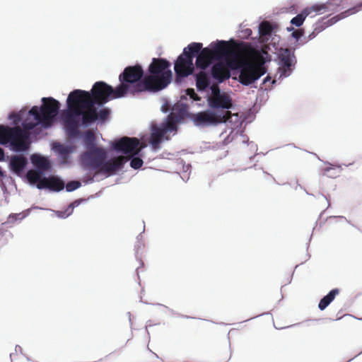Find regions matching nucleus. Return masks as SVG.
Here are the masks:
<instances>
[{"mask_svg": "<svg viewBox=\"0 0 362 362\" xmlns=\"http://www.w3.org/2000/svg\"><path fill=\"white\" fill-rule=\"evenodd\" d=\"M117 93V87L113 88L104 81L94 83L91 92L76 89L71 92L68 96L71 105L75 103L86 111L83 122H95L97 120V108L95 105H103L111 100L122 98Z\"/></svg>", "mask_w": 362, "mask_h": 362, "instance_id": "obj_1", "label": "nucleus"}, {"mask_svg": "<svg viewBox=\"0 0 362 362\" xmlns=\"http://www.w3.org/2000/svg\"><path fill=\"white\" fill-rule=\"evenodd\" d=\"M171 64L165 59L153 58L148 66V72L139 87L147 89L148 92L156 93L170 83L172 71L169 69Z\"/></svg>", "mask_w": 362, "mask_h": 362, "instance_id": "obj_2", "label": "nucleus"}, {"mask_svg": "<svg viewBox=\"0 0 362 362\" xmlns=\"http://www.w3.org/2000/svg\"><path fill=\"white\" fill-rule=\"evenodd\" d=\"M209 49L211 50L215 60L225 59L230 68L232 66L230 62L238 60L242 54H250L255 52L258 57H261L260 54L253 49L248 43L238 42L233 40L230 41L218 40L216 42H212Z\"/></svg>", "mask_w": 362, "mask_h": 362, "instance_id": "obj_3", "label": "nucleus"}, {"mask_svg": "<svg viewBox=\"0 0 362 362\" xmlns=\"http://www.w3.org/2000/svg\"><path fill=\"white\" fill-rule=\"evenodd\" d=\"M144 71L139 64L127 66L119 76L120 84L117 86V93L119 96H125L127 94L136 95L142 92H148L147 89L139 87L144 81Z\"/></svg>", "mask_w": 362, "mask_h": 362, "instance_id": "obj_4", "label": "nucleus"}, {"mask_svg": "<svg viewBox=\"0 0 362 362\" xmlns=\"http://www.w3.org/2000/svg\"><path fill=\"white\" fill-rule=\"evenodd\" d=\"M13 123L18 124L22 120V127L16 125L15 127H10V128H17L18 137L21 142L23 144V149L18 151H25L30 147L29 139L30 136V131L34 129L40 123L39 107L33 106L28 112L25 111H20L18 114L13 115Z\"/></svg>", "mask_w": 362, "mask_h": 362, "instance_id": "obj_5", "label": "nucleus"}, {"mask_svg": "<svg viewBox=\"0 0 362 362\" xmlns=\"http://www.w3.org/2000/svg\"><path fill=\"white\" fill-rule=\"evenodd\" d=\"M242 54L238 60H233L230 62L233 70L239 69L240 74L238 76L239 82L244 86H249L262 76H263L267 70L264 66V62L257 64Z\"/></svg>", "mask_w": 362, "mask_h": 362, "instance_id": "obj_6", "label": "nucleus"}, {"mask_svg": "<svg viewBox=\"0 0 362 362\" xmlns=\"http://www.w3.org/2000/svg\"><path fill=\"white\" fill-rule=\"evenodd\" d=\"M202 47V43L192 42L184 48L182 54L175 62L174 69L177 78H185L193 74L194 70L193 59Z\"/></svg>", "mask_w": 362, "mask_h": 362, "instance_id": "obj_7", "label": "nucleus"}, {"mask_svg": "<svg viewBox=\"0 0 362 362\" xmlns=\"http://www.w3.org/2000/svg\"><path fill=\"white\" fill-rule=\"evenodd\" d=\"M68 110L63 113L64 119L65 127L67 131L68 135L71 138H76L79 134L78 126L79 119L78 117H81V124L83 125H89L93 122H84L83 116L86 114V111L83 110L79 105L76 103L73 105L74 107L71 105V103L69 102V98L66 100Z\"/></svg>", "mask_w": 362, "mask_h": 362, "instance_id": "obj_8", "label": "nucleus"}, {"mask_svg": "<svg viewBox=\"0 0 362 362\" xmlns=\"http://www.w3.org/2000/svg\"><path fill=\"white\" fill-rule=\"evenodd\" d=\"M42 104L39 108L40 123L45 127L52 125L57 115L60 103L53 98H42Z\"/></svg>", "mask_w": 362, "mask_h": 362, "instance_id": "obj_9", "label": "nucleus"}, {"mask_svg": "<svg viewBox=\"0 0 362 362\" xmlns=\"http://www.w3.org/2000/svg\"><path fill=\"white\" fill-rule=\"evenodd\" d=\"M112 147L117 152L124 154V157L129 160L132 157L138 155L144 146H141L140 141L136 137L123 136L115 141Z\"/></svg>", "mask_w": 362, "mask_h": 362, "instance_id": "obj_10", "label": "nucleus"}, {"mask_svg": "<svg viewBox=\"0 0 362 362\" xmlns=\"http://www.w3.org/2000/svg\"><path fill=\"white\" fill-rule=\"evenodd\" d=\"M232 114L229 110L218 114L206 110L193 115L192 121L197 126H206L226 122L231 118Z\"/></svg>", "mask_w": 362, "mask_h": 362, "instance_id": "obj_11", "label": "nucleus"}, {"mask_svg": "<svg viewBox=\"0 0 362 362\" xmlns=\"http://www.w3.org/2000/svg\"><path fill=\"white\" fill-rule=\"evenodd\" d=\"M107 158V152L103 148H95L86 151L81 156V160L85 168L95 170V175H98L103 163Z\"/></svg>", "mask_w": 362, "mask_h": 362, "instance_id": "obj_12", "label": "nucleus"}, {"mask_svg": "<svg viewBox=\"0 0 362 362\" xmlns=\"http://www.w3.org/2000/svg\"><path fill=\"white\" fill-rule=\"evenodd\" d=\"M342 1L343 0H329L326 4H315L311 7L305 8L300 13L291 19V23L300 27L303 23L306 17L312 12L323 13L329 10V7L330 6H339Z\"/></svg>", "mask_w": 362, "mask_h": 362, "instance_id": "obj_13", "label": "nucleus"}, {"mask_svg": "<svg viewBox=\"0 0 362 362\" xmlns=\"http://www.w3.org/2000/svg\"><path fill=\"white\" fill-rule=\"evenodd\" d=\"M17 128H10L8 125H0V144L6 145L9 144L11 148L16 152L23 149V144L21 142L18 137Z\"/></svg>", "mask_w": 362, "mask_h": 362, "instance_id": "obj_14", "label": "nucleus"}, {"mask_svg": "<svg viewBox=\"0 0 362 362\" xmlns=\"http://www.w3.org/2000/svg\"><path fill=\"white\" fill-rule=\"evenodd\" d=\"M280 77H287L292 72L296 63L294 52L291 49H281L279 54Z\"/></svg>", "mask_w": 362, "mask_h": 362, "instance_id": "obj_15", "label": "nucleus"}, {"mask_svg": "<svg viewBox=\"0 0 362 362\" xmlns=\"http://www.w3.org/2000/svg\"><path fill=\"white\" fill-rule=\"evenodd\" d=\"M127 161V158L124 156H119L108 160H105L100 170L98 171V173L105 175L106 176L113 175L119 170Z\"/></svg>", "mask_w": 362, "mask_h": 362, "instance_id": "obj_16", "label": "nucleus"}, {"mask_svg": "<svg viewBox=\"0 0 362 362\" xmlns=\"http://www.w3.org/2000/svg\"><path fill=\"white\" fill-rule=\"evenodd\" d=\"M230 66L223 62H217L211 67V76L218 83H222L230 77Z\"/></svg>", "mask_w": 362, "mask_h": 362, "instance_id": "obj_17", "label": "nucleus"}, {"mask_svg": "<svg viewBox=\"0 0 362 362\" xmlns=\"http://www.w3.org/2000/svg\"><path fill=\"white\" fill-rule=\"evenodd\" d=\"M38 189L47 188L52 191L59 192L64 187V182L57 176L42 177L40 183L37 184Z\"/></svg>", "mask_w": 362, "mask_h": 362, "instance_id": "obj_18", "label": "nucleus"}, {"mask_svg": "<svg viewBox=\"0 0 362 362\" xmlns=\"http://www.w3.org/2000/svg\"><path fill=\"white\" fill-rule=\"evenodd\" d=\"M196 66L204 70L215 60L209 47L202 48L197 54Z\"/></svg>", "mask_w": 362, "mask_h": 362, "instance_id": "obj_19", "label": "nucleus"}, {"mask_svg": "<svg viewBox=\"0 0 362 362\" xmlns=\"http://www.w3.org/2000/svg\"><path fill=\"white\" fill-rule=\"evenodd\" d=\"M209 104L212 108H223L227 110L230 109L233 105L230 97L226 93H222L216 98H209Z\"/></svg>", "mask_w": 362, "mask_h": 362, "instance_id": "obj_20", "label": "nucleus"}, {"mask_svg": "<svg viewBox=\"0 0 362 362\" xmlns=\"http://www.w3.org/2000/svg\"><path fill=\"white\" fill-rule=\"evenodd\" d=\"M146 228H143V230L136 236V243L134 245V255L136 257V259L139 262L140 266L136 268V275L138 276V279H139V270L140 267H142L144 266V262H143L141 259V255L143 252V248L145 246L144 241L143 240V233L145 232Z\"/></svg>", "mask_w": 362, "mask_h": 362, "instance_id": "obj_21", "label": "nucleus"}, {"mask_svg": "<svg viewBox=\"0 0 362 362\" xmlns=\"http://www.w3.org/2000/svg\"><path fill=\"white\" fill-rule=\"evenodd\" d=\"M28 163L26 158L23 156H13L9 162L11 169L20 175Z\"/></svg>", "mask_w": 362, "mask_h": 362, "instance_id": "obj_22", "label": "nucleus"}, {"mask_svg": "<svg viewBox=\"0 0 362 362\" xmlns=\"http://www.w3.org/2000/svg\"><path fill=\"white\" fill-rule=\"evenodd\" d=\"M165 134V130L163 129L161 127H153L149 142L153 148L156 149L159 147Z\"/></svg>", "mask_w": 362, "mask_h": 362, "instance_id": "obj_23", "label": "nucleus"}, {"mask_svg": "<svg viewBox=\"0 0 362 362\" xmlns=\"http://www.w3.org/2000/svg\"><path fill=\"white\" fill-rule=\"evenodd\" d=\"M340 290L334 288L330 290L325 296H324L319 301L318 308L320 310H325L334 300L336 296L339 293Z\"/></svg>", "mask_w": 362, "mask_h": 362, "instance_id": "obj_24", "label": "nucleus"}, {"mask_svg": "<svg viewBox=\"0 0 362 362\" xmlns=\"http://www.w3.org/2000/svg\"><path fill=\"white\" fill-rule=\"evenodd\" d=\"M362 10V2L358 4L355 6L350 8L345 11L341 13L340 14L333 17L332 19H330L328 22L330 21V23L327 25H332L334 23L337 22L339 20L343 19L349 16H351L352 14H354Z\"/></svg>", "mask_w": 362, "mask_h": 362, "instance_id": "obj_25", "label": "nucleus"}, {"mask_svg": "<svg viewBox=\"0 0 362 362\" xmlns=\"http://www.w3.org/2000/svg\"><path fill=\"white\" fill-rule=\"evenodd\" d=\"M32 163L36 166L40 170H47L50 168V163L49 160L42 156L37 155H33L31 157Z\"/></svg>", "mask_w": 362, "mask_h": 362, "instance_id": "obj_26", "label": "nucleus"}, {"mask_svg": "<svg viewBox=\"0 0 362 362\" xmlns=\"http://www.w3.org/2000/svg\"><path fill=\"white\" fill-rule=\"evenodd\" d=\"M209 83V78L206 72L200 71L196 75V86L199 90H204Z\"/></svg>", "mask_w": 362, "mask_h": 362, "instance_id": "obj_27", "label": "nucleus"}, {"mask_svg": "<svg viewBox=\"0 0 362 362\" xmlns=\"http://www.w3.org/2000/svg\"><path fill=\"white\" fill-rule=\"evenodd\" d=\"M83 141L87 151L98 148L95 146V135L90 129H88L85 132Z\"/></svg>", "mask_w": 362, "mask_h": 362, "instance_id": "obj_28", "label": "nucleus"}, {"mask_svg": "<svg viewBox=\"0 0 362 362\" xmlns=\"http://www.w3.org/2000/svg\"><path fill=\"white\" fill-rule=\"evenodd\" d=\"M26 177L31 184H38L42 180V173L35 170H28Z\"/></svg>", "mask_w": 362, "mask_h": 362, "instance_id": "obj_29", "label": "nucleus"}, {"mask_svg": "<svg viewBox=\"0 0 362 362\" xmlns=\"http://www.w3.org/2000/svg\"><path fill=\"white\" fill-rule=\"evenodd\" d=\"M273 28L269 22L263 21L259 24V33L262 36H267L271 35Z\"/></svg>", "mask_w": 362, "mask_h": 362, "instance_id": "obj_30", "label": "nucleus"}, {"mask_svg": "<svg viewBox=\"0 0 362 362\" xmlns=\"http://www.w3.org/2000/svg\"><path fill=\"white\" fill-rule=\"evenodd\" d=\"M340 168L339 166L327 167L324 170V175L335 178L339 176Z\"/></svg>", "mask_w": 362, "mask_h": 362, "instance_id": "obj_31", "label": "nucleus"}, {"mask_svg": "<svg viewBox=\"0 0 362 362\" xmlns=\"http://www.w3.org/2000/svg\"><path fill=\"white\" fill-rule=\"evenodd\" d=\"M28 216V213L23 211L18 214H13L9 215L8 217V223H18V221H21Z\"/></svg>", "mask_w": 362, "mask_h": 362, "instance_id": "obj_32", "label": "nucleus"}, {"mask_svg": "<svg viewBox=\"0 0 362 362\" xmlns=\"http://www.w3.org/2000/svg\"><path fill=\"white\" fill-rule=\"evenodd\" d=\"M55 150L62 156L66 157L70 152V148L61 144H57L54 146Z\"/></svg>", "mask_w": 362, "mask_h": 362, "instance_id": "obj_33", "label": "nucleus"}, {"mask_svg": "<svg viewBox=\"0 0 362 362\" xmlns=\"http://www.w3.org/2000/svg\"><path fill=\"white\" fill-rule=\"evenodd\" d=\"M163 129L165 130V134L168 132L176 130V123L170 117L168 121L165 124H163L161 126Z\"/></svg>", "mask_w": 362, "mask_h": 362, "instance_id": "obj_34", "label": "nucleus"}, {"mask_svg": "<svg viewBox=\"0 0 362 362\" xmlns=\"http://www.w3.org/2000/svg\"><path fill=\"white\" fill-rule=\"evenodd\" d=\"M110 110L108 108H103L99 112L97 111V120L99 119L102 122L105 121L109 117Z\"/></svg>", "mask_w": 362, "mask_h": 362, "instance_id": "obj_35", "label": "nucleus"}, {"mask_svg": "<svg viewBox=\"0 0 362 362\" xmlns=\"http://www.w3.org/2000/svg\"><path fill=\"white\" fill-rule=\"evenodd\" d=\"M151 305L164 307L166 309H168L172 314L175 315L182 318H185V319H193L194 318L193 317H191L189 315H183V314L177 313L176 311L173 310V309H171V308H168V306L163 305L161 303H152Z\"/></svg>", "mask_w": 362, "mask_h": 362, "instance_id": "obj_36", "label": "nucleus"}, {"mask_svg": "<svg viewBox=\"0 0 362 362\" xmlns=\"http://www.w3.org/2000/svg\"><path fill=\"white\" fill-rule=\"evenodd\" d=\"M131 158L132 159L130 161V166L132 168L139 169L142 166L144 162L141 158L139 157H135V156L132 157Z\"/></svg>", "mask_w": 362, "mask_h": 362, "instance_id": "obj_37", "label": "nucleus"}, {"mask_svg": "<svg viewBox=\"0 0 362 362\" xmlns=\"http://www.w3.org/2000/svg\"><path fill=\"white\" fill-rule=\"evenodd\" d=\"M81 182L78 181H70L66 185L67 192H72L81 187Z\"/></svg>", "mask_w": 362, "mask_h": 362, "instance_id": "obj_38", "label": "nucleus"}, {"mask_svg": "<svg viewBox=\"0 0 362 362\" xmlns=\"http://www.w3.org/2000/svg\"><path fill=\"white\" fill-rule=\"evenodd\" d=\"M325 29V27L322 25L317 26L314 30L308 36V40H310L315 38L320 32Z\"/></svg>", "mask_w": 362, "mask_h": 362, "instance_id": "obj_39", "label": "nucleus"}, {"mask_svg": "<svg viewBox=\"0 0 362 362\" xmlns=\"http://www.w3.org/2000/svg\"><path fill=\"white\" fill-rule=\"evenodd\" d=\"M12 237V233L7 230V228H0V240L4 238L6 240Z\"/></svg>", "mask_w": 362, "mask_h": 362, "instance_id": "obj_40", "label": "nucleus"}, {"mask_svg": "<svg viewBox=\"0 0 362 362\" xmlns=\"http://www.w3.org/2000/svg\"><path fill=\"white\" fill-rule=\"evenodd\" d=\"M187 95L190 97V98L194 100H199L200 97L198 96V95L195 93L194 90L193 88H188L187 89Z\"/></svg>", "mask_w": 362, "mask_h": 362, "instance_id": "obj_41", "label": "nucleus"}, {"mask_svg": "<svg viewBox=\"0 0 362 362\" xmlns=\"http://www.w3.org/2000/svg\"><path fill=\"white\" fill-rule=\"evenodd\" d=\"M79 204H80L79 200H76L74 202H72L71 204H70V205L69 206V208L66 210L69 212L66 214V216H62V217H66V216H68L69 215H70L72 213L74 208L78 206Z\"/></svg>", "mask_w": 362, "mask_h": 362, "instance_id": "obj_42", "label": "nucleus"}, {"mask_svg": "<svg viewBox=\"0 0 362 362\" xmlns=\"http://www.w3.org/2000/svg\"><path fill=\"white\" fill-rule=\"evenodd\" d=\"M329 224H338L341 223L344 221L343 217H329L327 220Z\"/></svg>", "mask_w": 362, "mask_h": 362, "instance_id": "obj_43", "label": "nucleus"}, {"mask_svg": "<svg viewBox=\"0 0 362 362\" xmlns=\"http://www.w3.org/2000/svg\"><path fill=\"white\" fill-rule=\"evenodd\" d=\"M211 90L212 93V96L211 98H216V96L221 95L219 87L217 85H212Z\"/></svg>", "mask_w": 362, "mask_h": 362, "instance_id": "obj_44", "label": "nucleus"}, {"mask_svg": "<svg viewBox=\"0 0 362 362\" xmlns=\"http://www.w3.org/2000/svg\"><path fill=\"white\" fill-rule=\"evenodd\" d=\"M303 33H304V32L302 29H298V30H294L292 33V36L295 39L298 40L303 35Z\"/></svg>", "mask_w": 362, "mask_h": 362, "instance_id": "obj_45", "label": "nucleus"}, {"mask_svg": "<svg viewBox=\"0 0 362 362\" xmlns=\"http://www.w3.org/2000/svg\"><path fill=\"white\" fill-rule=\"evenodd\" d=\"M271 315V313H270V312H265V313H263L259 314V315H256V316H255V317H250V318H249V319H247V320H244V321H243V322H244L249 321V320H252V319H255V318H257V317H259L262 316V315Z\"/></svg>", "mask_w": 362, "mask_h": 362, "instance_id": "obj_46", "label": "nucleus"}, {"mask_svg": "<svg viewBox=\"0 0 362 362\" xmlns=\"http://www.w3.org/2000/svg\"><path fill=\"white\" fill-rule=\"evenodd\" d=\"M15 351H16V352L19 351L21 354L25 355V354L23 353V349H22V347H21L20 345H16V347H15Z\"/></svg>", "mask_w": 362, "mask_h": 362, "instance_id": "obj_47", "label": "nucleus"}, {"mask_svg": "<svg viewBox=\"0 0 362 362\" xmlns=\"http://www.w3.org/2000/svg\"><path fill=\"white\" fill-rule=\"evenodd\" d=\"M4 156H5L4 151L3 148H1L0 147V161H2L4 160Z\"/></svg>", "mask_w": 362, "mask_h": 362, "instance_id": "obj_48", "label": "nucleus"}, {"mask_svg": "<svg viewBox=\"0 0 362 362\" xmlns=\"http://www.w3.org/2000/svg\"><path fill=\"white\" fill-rule=\"evenodd\" d=\"M152 325H153V324L151 323V320H148L147 322H146V330L147 334H148V336H149V332L148 331L147 327H151Z\"/></svg>", "mask_w": 362, "mask_h": 362, "instance_id": "obj_49", "label": "nucleus"}, {"mask_svg": "<svg viewBox=\"0 0 362 362\" xmlns=\"http://www.w3.org/2000/svg\"><path fill=\"white\" fill-rule=\"evenodd\" d=\"M316 228H315V227H313V232H312V234H311V235H310V238H309V240H308V243H307V250L308 249L309 244H310V241H311V239H312V236H313V232L316 230Z\"/></svg>", "mask_w": 362, "mask_h": 362, "instance_id": "obj_50", "label": "nucleus"}, {"mask_svg": "<svg viewBox=\"0 0 362 362\" xmlns=\"http://www.w3.org/2000/svg\"><path fill=\"white\" fill-rule=\"evenodd\" d=\"M298 266H299V264L296 265L294 269H296ZM293 271H295V270H293ZM293 274H294V272H292V274H291V276L289 278L288 284H291V282L292 281V279H293Z\"/></svg>", "mask_w": 362, "mask_h": 362, "instance_id": "obj_51", "label": "nucleus"}, {"mask_svg": "<svg viewBox=\"0 0 362 362\" xmlns=\"http://www.w3.org/2000/svg\"><path fill=\"white\" fill-rule=\"evenodd\" d=\"M127 314V315L129 317V323H130V326L132 327V314H131L130 312H128Z\"/></svg>", "mask_w": 362, "mask_h": 362, "instance_id": "obj_52", "label": "nucleus"}, {"mask_svg": "<svg viewBox=\"0 0 362 362\" xmlns=\"http://www.w3.org/2000/svg\"><path fill=\"white\" fill-rule=\"evenodd\" d=\"M361 354H362V351H361L359 354H358L357 355H356L354 358H352L349 359V360L348 361H346V362H350V361H352L354 358H356V356H359Z\"/></svg>", "mask_w": 362, "mask_h": 362, "instance_id": "obj_53", "label": "nucleus"}, {"mask_svg": "<svg viewBox=\"0 0 362 362\" xmlns=\"http://www.w3.org/2000/svg\"><path fill=\"white\" fill-rule=\"evenodd\" d=\"M270 79L269 76H267L264 79V83H266L267 81H269Z\"/></svg>", "mask_w": 362, "mask_h": 362, "instance_id": "obj_54", "label": "nucleus"}, {"mask_svg": "<svg viewBox=\"0 0 362 362\" xmlns=\"http://www.w3.org/2000/svg\"><path fill=\"white\" fill-rule=\"evenodd\" d=\"M306 256L308 257L307 259L305 261H307L308 259H309L310 258V255L308 252Z\"/></svg>", "mask_w": 362, "mask_h": 362, "instance_id": "obj_55", "label": "nucleus"}, {"mask_svg": "<svg viewBox=\"0 0 362 362\" xmlns=\"http://www.w3.org/2000/svg\"><path fill=\"white\" fill-rule=\"evenodd\" d=\"M14 354H15L14 353H11V354H10V358H11V359H12V357H13V356Z\"/></svg>", "mask_w": 362, "mask_h": 362, "instance_id": "obj_56", "label": "nucleus"}, {"mask_svg": "<svg viewBox=\"0 0 362 362\" xmlns=\"http://www.w3.org/2000/svg\"><path fill=\"white\" fill-rule=\"evenodd\" d=\"M24 356L26 357V359H27L28 361H30V358L28 356H25V355H24Z\"/></svg>", "mask_w": 362, "mask_h": 362, "instance_id": "obj_57", "label": "nucleus"}, {"mask_svg": "<svg viewBox=\"0 0 362 362\" xmlns=\"http://www.w3.org/2000/svg\"><path fill=\"white\" fill-rule=\"evenodd\" d=\"M298 325V324H293V325H291V327L296 326V325ZM288 327H290V326H288Z\"/></svg>", "mask_w": 362, "mask_h": 362, "instance_id": "obj_58", "label": "nucleus"}, {"mask_svg": "<svg viewBox=\"0 0 362 362\" xmlns=\"http://www.w3.org/2000/svg\"><path fill=\"white\" fill-rule=\"evenodd\" d=\"M340 319H341V317H338L335 320H339Z\"/></svg>", "mask_w": 362, "mask_h": 362, "instance_id": "obj_59", "label": "nucleus"}, {"mask_svg": "<svg viewBox=\"0 0 362 362\" xmlns=\"http://www.w3.org/2000/svg\"><path fill=\"white\" fill-rule=\"evenodd\" d=\"M358 320H361V321H362V317H361V318H358Z\"/></svg>", "mask_w": 362, "mask_h": 362, "instance_id": "obj_60", "label": "nucleus"}]
</instances>
